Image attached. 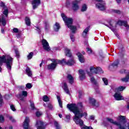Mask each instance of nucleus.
<instances>
[{"label":"nucleus","mask_w":129,"mask_h":129,"mask_svg":"<svg viewBox=\"0 0 129 129\" xmlns=\"http://www.w3.org/2000/svg\"><path fill=\"white\" fill-rule=\"evenodd\" d=\"M79 77L80 80H83L86 78L85 73H87V74L90 76L91 78V81L94 84V85H97V82L95 80L94 78L92 77V73H95V74H97V73H103V71L100 68H94L93 67H91L90 68V72L88 71H84L82 70H79Z\"/></svg>","instance_id":"f257e3e1"},{"label":"nucleus","mask_w":129,"mask_h":129,"mask_svg":"<svg viewBox=\"0 0 129 129\" xmlns=\"http://www.w3.org/2000/svg\"><path fill=\"white\" fill-rule=\"evenodd\" d=\"M117 120L119 121H114L113 119L111 118H106V120L109 121L110 123H112L118 126V129H129V122L125 121V116L120 115L117 117Z\"/></svg>","instance_id":"f03ea898"},{"label":"nucleus","mask_w":129,"mask_h":129,"mask_svg":"<svg viewBox=\"0 0 129 129\" xmlns=\"http://www.w3.org/2000/svg\"><path fill=\"white\" fill-rule=\"evenodd\" d=\"M13 62H14V58L10 55L6 54L0 56V73L3 71V64L5 63L6 68L9 71L12 70V66H13Z\"/></svg>","instance_id":"7ed1b4c3"},{"label":"nucleus","mask_w":129,"mask_h":129,"mask_svg":"<svg viewBox=\"0 0 129 129\" xmlns=\"http://www.w3.org/2000/svg\"><path fill=\"white\" fill-rule=\"evenodd\" d=\"M61 16L63 21L64 22L66 25H67L68 28L70 29L72 33H75L77 28H76V26L72 25V23H73V19H72V18L67 17V16H66L64 13H62Z\"/></svg>","instance_id":"20e7f679"},{"label":"nucleus","mask_w":129,"mask_h":129,"mask_svg":"<svg viewBox=\"0 0 129 129\" xmlns=\"http://www.w3.org/2000/svg\"><path fill=\"white\" fill-rule=\"evenodd\" d=\"M51 61L52 62L48 64L47 66L48 70H55L58 64L62 65V64L64 63V60H61L60 59H51Z\"/></svg>","instance_id":"39448f33"},{"label":"nucleus","mask_w":129,"mask_h":129,"mask_svg":"<svg viewBox=\"0 0 129 129\" xmlns=\"http://www.w3.org/2000/svg\"><path fill=\"white\" fill-rule=\"evenodd\" d=\"M80 2H81V0H75V1L73 2L72 8L73 11H77L79 9L78 4H79ZM66 6L67 8L70 7V1H68V0L66 2Z\"/></svg>","instance_id":"423d86ee"},{"label":"nucleus","mask_w":129,"mask_h":129,"mask_svg":"<svg viewBox=\"0 0 129 129\" xmlns=\"http://www.w3.org/2000/svg\"><path fill=\"white\" fill-rule=\"evenodd\" d=\"M98 3L96 4V7L100 11H105V2L103 0H96Z\"/></svg>","instance_id":"0eeeda50"},{"label":"nucleus","mask_w":129,"mask_h":129,"mask_svg":"<svg viewBox=\"0 0 129 129\" xmlns=\"http://www.w3.org/2000/svg\"><path fill=\"white\" fill-rule=\"evenodd\" d=\"M42 45V48L45 50V51H47V52H49V51L51 50V48H50V46L49 45V43H48V41L46 40L45 39H42L41 41Z\"/></svg>","instance_id":"6e6552de"},{"label":"nucleus","mask_w":129,"mask_h":129,"mask_svg":"<svg viewBox=\"0 0 129 129\" xmlns=\"http://www.w3.org/2000/svg\"><path fill=\"white\" fill-rule=\"evenodd\" d=\"M28 96V92L26 91H22L18 95V97L21 101H25V97Z\"/></svg>","instance_id":"1a4fd4ad"},{"label":"nucleus","mask_w":129,"mask_h":129,"mask_svg":"<svg viewBox=\"0 0 129 129\" xmlns=\"http://www.w3.org/2000/svg\"><path fill=\"white\" fill-rule=\"evenodd\" d=\"M64 60L63 63H61V65H69V66H72V65H74L75 63V60L74 59H70L67 61L65 58H63L61 61Z\"/></svg>","instance_id":"9d476101"},{"label":"nucleus","mask_w":129,"mask_h":129,"mask_svg":"<svg viewBox=\"0 0 129 129\" xmlns=\"http://www.w3.org/2000/svg\"><path fill=\"white\" fill-rule=\"evenodd\" d=\"M113 97L115 100H123V97H122V95H121V93H120L119 92H115Z\"/></svg>","instance_id":"9b49d317"},{"label":"nucleus","mask_w":129,"mask_h":129,"mask_svg":"<svg viewBox=\"0 0 129 129\" xmlns=\"http://www.w3.org/2000/svg\"><path fill=\"white\" fill-rule=\"evenodd\" d=\"M41 4V0H33L32 1V5L33 10H36Z\"/></svg>","instance_id":"f8f14e48"},{"label":"nucleus","mask_w":129,"mask_h":129,"mask_svg":"<svg viewBox=\"0 0 129 129\" xmlns=\"http://www.w3.org/2000/svg\"><path fill=\"white\" fill-rule=\"evenodd\" d=\"M36 126L37 129H45L46 127L44 125V123L41 120H37L36 121Z\"/></svg>","instance_id":"ddd939ff"},{"label":"nucleus","mask_w":129,"mask_h":129,"mask_svg":"<svg viewBox=\"0 0 129 129\" xmlns=\"http://www.w3.org/2000/svg\"><path fill=\"white\" fill-rule=\"evenodd\" d=\"M117 25H118L119 26H124L126 28L127 30H128L129 29V25L127 24L126 21L119 20L117 23Z\"/></svg>","instance_id":"4468645a"},{"label":"nucleus","mask_w":129,"mask_h":129,"mask_svg":"<svg viewBox=\"0 0 129 129\" xmlns=\"http://www.w3.org/2000/svg\"><path fill=\"white\" fill-rule=\"evenodd\" d=\"M62 88L63 89L64 92L70 95V91H69V89H68V86L66 83H62Z\"/></svg>","instance_id":"2eb2a0df"},{"label":"nucleus","mask_w":129,"mask_h":129,"mask_svg":"<svg viewBox=\"0 0 129 129\" xmlns=\"http://www.w3.org/2000/svg\"><path fill=\"white\" fill-rule=\"evenodd\" d=\"M89 103L91 105H92V106H96L97 107L99 106V104L96 103V100L93 98H89Z\"/></svg>","instance_id":"dca6fc26"},{"label":"nucleus","mask_w":129,"mask_h":129,"mask_svg":"<svg viewBox=\"0 0 129 129\" xmlns=\"http://www.w3.org/2000/svg\"><path fill=\"white\" fill-rule=\"evenodd\" d=\"M125 89V87L120 86L117 88H114L113 90L114 91V92H119L120 91H123Z\"/></svg>","instance_id":"f3484780"},{"label":"nucleus","mask_w":129,"mask_h":129,"mask_svg":"<svg viewBox=\"0 0 129 129\" xmlns=\"http://www.w3.org/2000/svg\"><path fill=\"white\" fill-rule=\"evenodd\" d=\"M105 26H106L107 27H108V28L110 29V30H111L112 32H114V30H115L116 26H114V23L113 22H110L109 23V25H105Z\"/></svg>","instance_id":"a211bd4d"},{"label":"nucleus","mask_w":129,"mask_h":129,"mask_svg":"<svg viewBox=\"0 0 129 129\" xmlns=\"http://www.w3.org/2000/svg\"><path fill=\"white\" fill-rule=\"evenodd\" d=\"M77 56H78L79 60L81 63H84V57L82 54L80 53V52H78L77 53Z\"/></svg>","instance_id":"6ab92c4d"},{"label":"nucleus","mask_w":129,"mask_h":129,"mask_svg":"<svg viewBox=\"0 0 129 129\" xmlns=\"http://www.w3.org/2000/svg\"><path fill=\"white\" fill-rule=\"evenodd\" d=\"M67 78L69 83H70V84H73V83H74V78L72 77V75H68Z\"/></svg>","instance_id":"aec40b11"},{"label":"nucleus","mask_w":129,"mask_h":129,"mask_svg":"<svg viewBox=\"0 0 129 129\" xmlns=\"http://www.w3.org/2000/svg\"><path fill=\"white\" fill-rule=\"evenodd\" d=\"M53 29L55 32H58L60 29V24L56 22L53 26Z\"/></svg>","instance_id":"412c9836"},{"label":"nucleus","mask_w":129,"mask_h":129,"mask_svg":"<svg viewBox=\"0 0 129 129\" xmlns=\"http://www.w3.org/2000/svg\"><path fill=\"white\" fill-rule=\"evenodd\" d=\"M89 29H90L89 27H88L83 31V36L84 37V38H85V37H87L88 32H89Z\"/></svg>","instance_id":"4be33fe9"},{"label":"nucleus","mask_w":129,"mask_h":129,"mask_svg":"<svg viewBox=\"0 0 129 129\" xmlns=\"http://www.w3.org/2000/svg\"><path fill=\"white\" fill-rule=\"evenodd\" d=\"M26 72L27 75L29 76V77H32V75H33V73L32 72V71H31V69L29 68H27L26 69Z\"/></svg>","instance_id":"5701e85b"},{"label":"nucleus","mask_w":129,"mask_h":129,"mask_svg":"<svg viewBox=\"0 0 129 129\" xmlns=\"http://www.w3.org/2000/svg\"><path fill=\"white\" fill-rule=\"evenodd\" d=\"M64 53L66 55L67 57H71L72 54H71V51H70V50L68 48H66L64 49Z\"/></svg>","instance_id":"b1692460"},{"label":"nucleus","mask_w":129,"mask_h":129,"mask_svg":"<svg viewBox=\"0 0 129 129\" xmlns=\"http://www.w3.org/2000/svg\"><path fill=\"white\" fill-rule=\"evenodd\" d=\"M119 64V62L118 60H116L114 61L111 66H109V68H110L111 67H113V68L115 67H117V66Z\"/></svg>","instance_id":"393cba45"},{"label":"nucleus","mask_w":129,"mask_h":129,"mask_svg":"<svg viewBox=\"0 0 129 129\" xmlns=\"http://www.w3.org/2000/svg\"><path fill=\"white\" fill-rule=\"evenodd\" d=\"M25 22L27 26H31V20L29 17L25 18Z\"/></svg>","instance_id":"a878e982"},{"label":"nucleus","mask_w":129,"mask_h":129,"mask_svg":"<svg viewBox=\"0 0 129 129\" xmlns=\"http://www.w3.org/2000/svg\"><path fill=\"white\" fill-rule=\"evenodd\" d=\"M86 11H87V5L83 4L82 6L81 12H86Z\"/></svg>","instance_id":"bb28decb"},{"label":"nucleus","mask_w":129,"mask_h":129,"mask_svg":"<svg viewBox=\"0 0 129 129\" xmlns=\"http://www.w3.org/2000/svg\"><path fill=\"white\" fill-rule=\"evenodd\" d=\"M54 126L55 129H61V125L56 121H54Z\"/></svg>","instance_id":"cd10ccee"},{"label":"nucleus","mask_w":129,"mask_h":129,"mask_svg":"<svg viewBox=\"0 0 129 129\" xmlns=\"http://www.w3.org/2000/svg\"><path fill=\"white\" fill-rule=\"evenodd\" d=\"M129 78L127 76L121 79L122 82H128Z\"/></svg>","instance_id":"c85d7f7f"},{"label":"nucleus","mask_w":129,"mask_h":129,"mask_svg":"<svg viewBox=\"0 0 129 129\" xmlns=\"http://www.w3.org/2000/svg\"><path fill=\"white\" fill-rule=\"evenodd\" d=\"M33 56H34V52H31L29 53V54L27 55V59L28 60H31L32 58H33Z\"/></svg>","instance_id":"c756f323"},{"label":"nucleus","mask_w":129,"mask_h":129,"mask_svg":"<svg viewBox=\"0 0 129 129\" xmlns=\"http://www.w3.org/2000/svg\"><path fill=\"white\" fill-rule=\"evenodd\" d=\"M57 99L58 100V102L59 103V105L61 108L63 107V105H62V101H61V99H60V97L57 96Z\"/></svg>","instance_id":"7c9ffc66"},{"label":"nucleus","mask_w":129,"mask_h":129,"mask_svg":"<svg viewBox=\"0 0 129 129\" xmlns=\"http://www.w3.org/2000/svg\"><path fill=\"white\" fill-rule=\"evenodd\" d=\"M42 99L45 102H47L49 100V97L47 95L43 96Z\"/></svg>","instance_id":"2f4dec72"},{"label":"nucleus","mask_w":129,"mask_h":129,"mask_svg":"<svg viewBox=\"0 0 129 129\" xmlns=\"http://www.w3.org/2000/svg\"><path fill=\"white\" fill-rule=\"evenodd\" d=\"M13 48L15 51L16 56L17 57V58H19L20 57V53L19 52L18 50L16 49V46H14Z\"/></svg>","instance_id":"473e14b6"},{"label":"nucleus","mask_w":129,"mask_h":129,"mask_svg":"<svg viewBox=\"0 0 129 129\" xmlns=\"http://www.w3.org/2000/svg\"><path fill=\"white\" fill-rule=\"evenodd\" d=\"M32 87H33V85L31 83H27L26 85V88H27V89H31Z\"/></svg>","instance_id":"72a5a7b5"},{"label":"nucleus","mask_w":129,"mask_h":129,"mask_svg":"<svg viewBox=\"0 0 129 129\" xmlns=\"http://www.w3.org/2000/svg\"><path fill=\"white\" fill-rule=\"evenodd\" d=\"M86 51L87 52V53L89 54H92V49H91V48H89V47H87L86 48Z\"/></svg>","instance_id":"f704fd0d"},{"label":"nucleus","mask_w":129,"mask_h":129,"mask_svg":"<svg viewBox=\"0 0 129 129\" xmlns=\"http://www.w3.org/2000/svg\"><path fill=\"white\" fill-rule=\"evenodd\" d=\"M102 80L105 84V85H107L108 84V81H107V79L105 78H103L102 79Z\"/></svg>","instance_id":"c9c22d12"},{"label":"nucleus","mask_w":129,"mask_h":129,"mask_svg":"<svg viewBox=\"0 0 129 129\" xmlns=\"http://www.w3.org/2000/svg\"><path fill=\"white\" fill-rule=\"evenodd\" d=\"M30 107L31 109L34 110L35 109V104H34V102H30Z\"/></svg>","instance_id":"e433bc0d"},{"label":"nucleus","mask_w":129,"mask_h":129,"mask_svg":"<svg viewBox=\"0 0 129 129\" xmlns=\"http://www.w3.org/2000/svg\"><path fill=\"white\" fill-rule=\"evenodd\" d=\"M119 72H120V74H124L125 73H127L126 72V70H125L124 69H122V70H120Z\"/></svg>","instance_id":"4c0bfd02"},{"label":"nucleus","mask_w":129,"mask_h":129,"mask_svg":"<svg viewBox=\"0 0 129 129\" xmlns=\"http://www.w3.org/2000/svg\"><path fill=\"white\" fill-rule=\"evenodd\" d=\"M5 121V118H4V116L0 115V122H4Z\"/></svg>","instance_id":"58836bf2"},{"label":"nucleus","mask_w":129,"mask_h":129,"mask_svg":"<svg viewBox=\"0 0 129 129\" xmlns=\"http://www.w3.org/2000/svg\"><path fill=\"white\" fill-rule=\"evenodd\" d=\"M13 33H19V29L17 28H14L13 29Z\"/></svg>","instance_id":"ea45409f"},{"label":"nucleus","mask_w":129,"mask_h":129,"mask_svg":"<svg viewBox=\"0 0 129 129\" xmlns=\"http://www.w3.org/2000/svg\"><path fill=\"white\" fill-rule=\"evenodd\" d=\"M10 108L13 110V111H16V107L14 105H10Z\"/></svg>","instance_id":"a19ab883"},{"label":"nucleus","mask_w":129,"mask_h":129,"mask_svg":"<svg viewBox=\"0 0 129 129\" xmlns=\"http://www.w3.org/2000/svg\"><path fill=\"white\" fill-rule=\"evenodd\" d=\"M70 38L72 42H74V41H75V37H74V35L71 34Z\"/></svg>","instance_id":"79ce46f5"},{"label":"nucleus","mask_w":129,"mask_h":129,"mask_svg":"<svg viewBox=\"0 0 129 129\" xmlns=\"http://www.w3.org/2000/svg\"><path fill=\"white\" fill-rule=\"evenodd\" d=\"M4 104V101H3V97L0 95V105Z\"/></svg>","instance_id":"37998d69"},{"label":"nucleus","mask_w":129,"mask_h":129,"mask_svg":"<svg viewBox=\"0 0 129 129\" xmlns=\"http://www.w3.org/2000/svg\"><path fill=\"white\" fill-rule=\"evenodd\" d=\"M48 107L49 108V109H53V108H54V106L51 103L48 104Z\"/></svg>","instance_id":"c03bdc74"},{"label":"nucleus","mask_w":129,"mask_h":129,"mask_svg":"<svg viewBox=\"0 0 129 129\" xmlns=\"http://www.w3.org/2000/svg\"><path fill=\"white\" fill-rule=\"evenodd\" d=\"M114 13H115V14H118V15H120V14H121V12L117 10H114Z\"/></svg>","instance_id":"a18cd8bd"},{"label":"nucleus","mask_w":129,"mask_h":129,"mask_svg":"<svg viewBox=\"0 0 129 129\" xmlns=\"http://www.w3.org/2000/svg\"><path fill=\"white\" fill-rule=\"evenodd\" d=\"M36 114V116H41L42 115V112L40 111H37Z\"/></svg>","instance_id":"49530a36"},{"label":"nucleus","mask_w":129,"mask_h":129,"mask_svg":"<svg viewBox=\"0 0 129 129\" xmlns=\"http://www.w3.org/2000/svg\"><path fill=\"white\" fill-rule=\"evenodd\" d=\"M35 30H36V31H37V32L38 33H40L41 32V30L40 29V28L38 27H35Z\"/></svg>","instance_id":"de8ad7c7"},{"label":"nucleus","mask_w":129,"mask_h":129,"mask_svg":"<svg viewBox=\"0 0 129 129\" xmlns=\"http://www.w3.org/2000/svg\"><path fill=\"white\" fill-rule=\"evenodd\" d=\"M9 119H10V120H11L13 122H15V121H16L14 118L12 116H9Z\"/></svg>","instance_id":"09e8293b"},{"label":"nucleus","mask_w":129,"mask_h":129,"mask_svg":"<svg viewBox=\"0 0 129 129\" xmlns=\"http://www.w3.org/2000/svg\"><path fill=\"white\" fill-rule=\"evenodd\" d=\"M45 29L46 30H49V25H48V24H46V27H45Z\"/></svg>","instance_id":"8fccbe9b"},{"label":"nucleus","mask_w":129,"mask_h":129,"mask_svg":"<svg viewBox=\"0 0 129 129\" xmlns=\"http://www.w3.org/2000/svg\"><path fill=\"white\" fill-rule=\"evenodd\" d=\"M90 119H91V120H94V116L93 115L90 116Z\"/></svg>","instance_id":"3c124183"},{"label":"nucleus","mask_w":129,"mask_h":129,"mask_svg":"<svg viewBox=\"0 0 129 129\" xmlns=\"http://www.w3.org/2000/svg\"><path fill=\"white\" fill-rule=\"evenodd\" d=\"M1 33H2V34H4L5 33V29H4V28H1Z\"/></svg>","instance_id":"603ef678"},{"label":"nucleus","mask_w":129,"mask_h":129,"mask_svg":"<svg viewBox=\"0 0 129 129\" xmlns=\"http://www.w3.org/2000/svg\"><path fill=\"white\" fill-rule=\"evenodd\" d=\"M81 94H82V92L81 91L79 92V98H80L81 97Z\"/></svg>","instance_id":"864d4df0"},{"label":"nucleus","mask_w":129,"mask_h":129,"mask_svg":"<svg viewBox=\"0 0 129 129\" xmlns=\"http://www.w3.org/2000/svg\"><path fill=\"white\" fill-rule=\"evenodd\" d=\"M44 63H45V61L42 60L41 63L40 64V67H42V65H43V64H44Z\"/></svg>","instance_id":"5fc2aeb1"},{"label":"nucleus","mask_w":129,"mask_h":129,"mask_svg":"<svg viewBox=\"0 0 129 129\" xmlns=\"http://www.w3.org/2000/svg\"><path fill=\"white\" fill-rule=\"evenodd\" d=\"M66 118H67V119H68V120H69V119H70V116H69V115H67L66 116Z\"/></svg>","instance_id":"6e6d98bb"},{"label":"nucleus","mask_w":129,"mask_h":129,"mask_svg":"<svg viewBox=\"0 0 129 129\" xmlns=\"http://www.w3.org/2000/svg\"><path fill=\"white\" fill-rule=\"evenodd\" d=\"M126 108H127V109H129V102L127 103V104Z\"/></svg>","instance_id":"4d7b16f0"},{"label":"nucleus","mask_w":129,"mask_h":129,"mask_svg":"<svg viewBox=\"0 0 129 129\" xmlns=\"http://www.w3.org/2000/svg\"><path fill=\"white\" fill-rule=\"evenodd\" d=\"M20 37H21V35H20V34H18L17 35V38H18V39H19Z\"/></svg>","instance_id":"13d9d810"},{"label":"nucleus","mask_w":129,"mask_h":129,"mask_svg":"<svg viewBox=\"0 0 129 129\" xmlns=\"http://www.w3.org/2000/svg\"><path fill=\"white\" fill-rule=\"evenodd\" d=\"M121 0H116V1L117 2V3H118V4H119V3H120V1Z\"/></svg>","instance_id":"bf43d9fd"},{"label":"nucleus","mask_w":129,"mask_h":129,"mask_svg":"<svg viewBox=\"0 0 129 129\" xmlns=\"http://www.w3.org/2000/svg\"><path fill=\"white\" fill-rule=\"evenodd\" d=\"M58 115H59V117H60V118H62V114H59Z\"/></svg>","instance_id":"052dcab7"},{"label":"nucleus","mask_w":129,"mask_h":129,"mask_svg":"<svg viewBox=\"0 0 129 129\" xmlns=\"http://www.w3.org/2000/svg\"><path fill=\"white\" fill-rule=\"evenodd\" d=\"M9 129H13V126H10L9 127Z\"/></svg>","instance_id":"680f3d73"},{"label":"nucleus","mask_w":129,"mask_h":129,"mask_svg":"<svg viewBox=\"0 0 129 129\" xmlns=\"http://www.w3.org/2000/svg\"><path fill=\"white\" fill-rule=\"evenodd\" d=\"M82 54H83V55H84V54H85V52L83 51V52H82Z\"/></svg>","instance_id":"e2e57ef3"},{"label":"nucleus","mask_w":129,"mask_h":129,"mask_svg":"<svg viewBox=\"0 0 129 129\" xmlns=\"http://www.w3.org/2000/svg\"><path fill=\"white\" fill-rule=\"evenodd\" d=\"M43 106H44V107H46V104H44Z\"/></svg>","instance_id":"0e129e2a"},{"label":"nucleus","mask_w":129,"mask_h":129,"mask_svg":"<svg viewBox=\"0 0 129 129\" xmlns=\"http://www.w3.org/2000/svg\"><path fill=\"white\" fill-rule=\"evenodd\" d=\"M94 122H95V123H96V122H97V120H95Z\"/></svg>","instance_id":"69168bd1"},{"label":"nucleus","mask_w":129,"mask_h":129,"mask_svg":"<svg viewBox=\"0 0 129 129\" xmlns=\"http://www.w3.org/2000/svg\"><path fill=\"white\" fill-rule=\"evenodd\" d=\"M0 129H3V128L0 126Z\"/></svg>","instance_id":"338daca9"}]
</instances>
